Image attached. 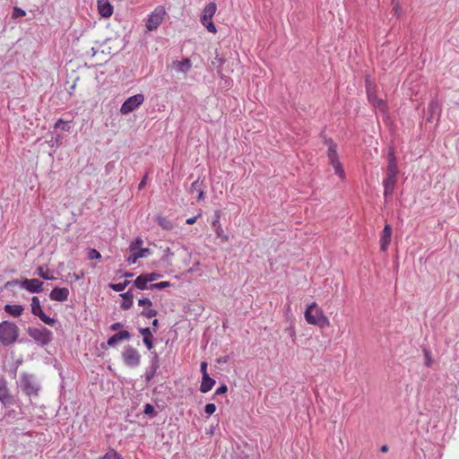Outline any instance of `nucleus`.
<instances>
[{"instance_id":"nucleus-16","label":"nucleus","mask_w":459,"mask_h":459,"mask_svg":"<svg viewBox=\"0 0 459 459\" xmlns=\"http://www.w3.org/2000/svg\"><path fill=\"white\" fill-rule=\"evenodd\" d=\"M69 296V290L67 288H55L51 290L49 298L55 301H65Z\"/></svg>"},{"instance_id":"nucleus-11","label":"nucleus","mask_w":459,"mask_h":459,"mask_svg":"<svg viewBox=\"0 0 459 459\" xmlns=\"http://www.w3.org/2000/svg\"><path fill=\"white\" fill-rule=\"evenodd\" d=\"M388 164L386 167V177H395L398 175V166L396 157L393 149H390L387 155Z\"/></svg>"},{"instance_id":"nucleus-18","label":"nucleus","mask_w":459,"mask_h":459,"mask_svg":"<svg viewBox=\"0 0 459 459\" xmlns=\"http://www.w3.org/2000/svg\"><path fill=\"white\" fill-rule=\"evenodd\" d=\"M397 183V178L395 177H385L383 185H384V195L387 197L392 195L394 190V187Z\"/></svg>"},{"instance_id":"nucleus-23","label":"nucleus","mask_w":459,"mask_h":459,"mask_svg":"<svg viewBox=\"0 0 459 459\" xmlns=\"http://www.w3.org/2000/svg\"><path fill=\"white\" fill-rule=\"evenodd\" d=\"M4 309L7 314H9L10 316H14V317L20 316L24 310L23 307L21 305H9V304L5 305L4 307Z\"/></svg>"},{"instance_id":"nucleus-57","label":"nucleus","mask_w":459,"mask_h":459,"mask_svg":"<svg viewBox=\"0 0 459 459\" xmlns=\"http://www.w3.org/2000/svg\"><path fill=\"white\" fill-rule=\"evenodd\" d=\"M195 271V268H190V269L188 270V273H194Z\"/></svg>"},{"instance_id":"nucleus-29","label":"nucleus","mask_w":459,"mask_h":459,"mask_svg":"<svg viewBox=\"0 0 459 459\" xmlns=\"http://www.w3.org/2000/svg\"><path fill=\"white\" fill-rule=\"evenodd\" d=\"M37 274L45 279V280H54L55 277L52 276V275H49L48 273V268H45L43 266H39L38 269H37Z\"/></svg>"},{"instance_id":"nucleus-10","label":"nucleus","mask_w":459,"mask_h":459,"mask_svg":"<svg viewBox=\"0 0 459 459\" xmlns=\"http://www.w3.org/2000/svg\"><path fill=\"white\" fill-rule=\"evenodd\" d=\"M21 286L31 293H39L43 290V282L38 279H25Z\"/></svg>"},{"instance_id":"nucleus-34","label":"nucleus","mask_w":459,"mask_h":459,"mask_svg":"<svg viewBox=\"0 0 459 459\" xmlns=\"http://www.w3.org/2000/svg\"><path fill=\"white\" fill-rule=\"evenodd\" d=\"M102 459H123V457L114 449H109Z\"/></svg>"},{"instance_id":"nucleus-8","label":"nucleus","mask_w":459,"mask_h":459,"mask_svg":"<svg viewBox=\"0 0 459 459\" xmlns=\"http://www.w3.org/2000/svg\"><path fill=\"white\" fill-rule=\"evenodd\" d=\"M29 334L42 344L48 343L51 339V332L45 327L30 328Z\"/></svg>"},{"instance_id":"nucleus-9","label":"nucleus","mask_w":459,"mask_h":459,"mask_svg":"<svg viewBox=\"0 0 459 459\" xmlns=\"http://www.w3.org/2000/svg\"><path fill=\"white\" fill-rule=\"evenodd\" d=\"M367 93H368V100L370 101V103L376 108H378L380 111L385 113L386 111V105L383 100L377 98L376 91L374 90V87H372L371 85H368L367 86Z\"/></svg>"},{"instance_id":"nucleus-30","label":"nucleus","mask_w":459,"mask_h":459,"mask_svg":"<svg viewBox=\"0 0 459 459\" xmlns=\"http://www.w3.org/2000/svg\"><path fill=\"white\" fill-rule=\"evenodd\" d=\"M143 240L138 237L129 245L128 250L129 252L136 251L137 248H143Z\"/></svg>"},{"instance_id":"nucleus-3","label":"nucleus","mask_w":459,"mask_h":459,"mask_svg":"<svg viewBox=\"0 0 459 459\" xmlns=\"http://www.w3.org/2000/svg\"><path fill=\"white\" fill-rule=\"evenodd\" d=\"M327 144V157L330 164L333 166L334 172L342 180L345 179V171L342 168V163L339 160L337 153V145L333 140L329 139L325 141Z\"/></svg>"},{"instance_id":"nucleus-43","label":"nucleus","mask_w":459,"mask_h":459,"mask_svg":"<svg viewBox=\"0 0 459 459\" xmlns=\"http://www.w3.org/2000/svg\"><path fill=\"white\" fill-rule=\"evenodd\" d=\"M207 366H208V364H207V362H205V361H203V362L201 363V366H200V368H200V370H201V373H202V377H204V376H207V375H208V373H207Z\"/></svg>"},{"instance_id":"nucleus-12","label":"nucleus","mask_w":459,"mask_h":459,"mask_svg":"<svg viewBox=\"0 0 459 459\" xmlns=\"http://www.w3.org/2000/svg\"><path fill=\"white\" fill-rule=\"evenodd\" d=\"M138 305L143 307V310L141 312L142 316L147 318H152L157 316V310L152 308V302L151 301V299L147 298L140 299L138 300Z\"/></svg>"},{"instance_id":"nucleus-33","label":"nucleus","mask_w":459,"mask_h":459,"mask_svg":"<svg viewBox=\"0 0 459 459\" xmlns=\"http://www.w3.org/2000/svg\"><path fill=\"white\" fill-rule=\"evenodd\" d=\"M215 233L217 238H220L222 242H227L229 240V236L224 233V230L221 225L216 227Z\"/></svg>"},{"instance_id":"nucleus-13","label":"nucleus","mask_w":459,"mask_h":459,"mask_svg":"<svg viewBox=\"0 0 459 459\" xmlns=\"http://www.w3.org/2000/svg\"><path fill=\"white\" fill-rule=\"evenodd\" d=\"M151 255V250L146 247L137 248L136 251L129 252L126 262L129 264H134L138 259L148 257Z\"/></svg>"},{"instance_id":"nucleus-58","label":"nucleus","mask_w":459,"mask_h":459,"mask_svg":"<svg viewBox=\"0 0 459 459\" xmlns=\"http://www.w3.org/2000/svg\"><path fill=\"white\" fill-rule=\"evenodd\" d=\"M396 0H392L393 3H394Z\"/></svg>"},{"instance_id":"nucleus-31","label":"nucleus","mask_w":459,"mask_h":459,"mask_svg":"<svg viewBox=\"0 0 459 459\" xmlns=\"http://www.w3.org/2000/svg\"><path fill=\"white\" fill-rule=\"evenodd\" d=\"M173 257H174V253L171 251V249L169 247H167L163 250V255L161 256V260L169 264Z\"/></svg>"},{"instance_id":"nucleus-49","label":"nucleus","mask_w":459,"mask_h":459,"mask_svg":"<svg viewBox=\"0 0 459 459\" xmlns=\"http://www.w3.org/2000/svg\"><path fill=\"white\" fill-rule=\"evenodd\" d=\"M152 411H153V407H152L151 404L147 403V404L145 405V407H144V412H145L146 414H148V413H151V412H152Z\"/></svg>"},{"instance_id":"nucleus-54","label":"nucleus","mask_w":459,"mask_h":459,"mask_svg":"<svg viewBox=\"0 0 459 459\" xmlns=\"http://www.w3.org/2000/svg\"><path fill=\"white\" fill-rule=\"evenodd\" d=\"M387 449H388V448H387V446H383L381 447V451H382V452H386V451H387Z\"/></svg>"},{"instance_id":"nucleus-39","label":"nucleus","mask_w":459,"mask_h":459,"mask_svg":"<svg viewBox=\"0 0 459 459\" xmlns=\"http://www.w3.org/2000/svg\"><path fill=\"white\" fill-rule=\"evenodd\" d=\"M26 13L23 9L20 7H14L13 12V18H19L25 16Z\"/></svg>"},{"instance_id":"nucleus-20","label":"nucleus","mask_w":459,"mask_h":459,"mask_svg":"<svg viewBox=\"0 0 459 459\" xmlns=\"http://www.w3.org/2000/svg\"><path fill=\"white\" fill-rule=\"evenodd\" d=\"M139 331L142 333V335L143 336V342L144 345L146 346V348L149 351H151L153 348V343H152L153 334H152V332L151 331V329L149 327L140 328Z\"/></svg>"},{"instance_id":"nucleus-28","label":"nucleus","mask_w":459,"mask_h":459,"mask_svg":"<svg viewBox=\"0 0 459 459\" xmlns=\"http://www.w3.org/2000/svg\"><path fill=\"white\" fill-rule=\"evenodd\" d=\"M22 389L28 395L37 394L38 391V389L31 383H30L29 380L22 382Z\"/></svg>"},{"instance_id":"nucleus-15","label":"nucleus","mask_w":459,"mask_h":459,"mask_svg":"<svg viewBox=\"0 0 459 459\" xmlns=\"http://www.w3.org/2000/svg\"><path fill=\"white\" fill-rule=\"evenodd\" d=\"M392 228L389 224H386L382 231L380 238V248L382 251H386L391 242Z\"/></svg>"},{"instance_id":"nucleus-40","label":"nucleus","mask_w":459,"mask_h":459,"mask_svg":"<svg viewBox=\"0 0 459 459\" xmlns=\"http://www.w3.org/2000/svg\"><path fill=\"white\" fill-rule=\"evenodd\" d=\"M204 411L208 415H212L216 411V406L214 403H207L205 405Z\"/></svg>"},{"instance_id":"nucleus-2","label":"nucleus","mask_w":459,"mask_h":459,"mask_svg":"<svg viewBox=\"0 0 459 459\" xmlns=\"http://www.w3.org/2000/svg\"><path fill=\"white\" fill-rule=\"evenodd\" d=\"M19 335L18 326L10 321L0 323V342L10 345L16 342Z\"/></svg>"},{"instance_id":"nucleus-47","label":"nucleus","mask_w":459,"mask_h":459,"mask_svg":"<svg viewBox=\"0 0 459 459\" xmlns=\"http://www.w3.org/2000/svg\"><path fill=\"white\" fill-rule=\"evenodd\" d=\"M197 193H198L197 200H198V201L203 200V199L204 198V190L202 189V187H199V189H198V192H197Z\"/></svg>"},{"instance_id":"nucleus-52","label":"nucleus","mask_w":459,"mask_h":459,"mask_svg":"<svg viewBox=\"0 0 459 459\" xmlns=\"http://www.w3.org/2000/svg\"><path fill=\"white\" fill-rule=\"evenodd\" d=\"M152 326H153V331L156 332L157 329H158V325H159V321L158 319H154L152 323Z\"/></svg>"},{"instance_id":"nucleus-56","label":"nucleus","mask_w":459,"mask_h":459,"mask_svg":"<svg viewBox=\"0 0 459 459\" xmlns=\"http://www.w3.org/2000/svg\"><path fill=\"white\" fill-rule=\"evenodd\" d=\"M74 278L75 280H79V279H80V276H78L77 274H75V273H74Z\"/></svg>"},{"instance_id":"nucleus-27","label":"nucleus","mask_w":459,"mask_h":459,"mask_svg":"<svg viewBox=\"0 0 459 459\" xmlns=\"http://www.w3.org/2000/svg\"><path fill=\"white\" fill-rule=\"evenodd\" d=\"M31 312L35 316H39V314H42L43 310L40 306L39 299L36 296L32 297L31 299Z\"/></svg>"},{"instance_id":"nucleus-26","label":"nucleus","mask_w":459,"mask_h":459,"mask_svg":"<svg viewBox=\"0 0 459 459\" xmlns=\"http://www.w3.org/2000/svg\"><path fill=\"white\" fill-rule=\"evenodd\" d=\"M156 221H157L158 225L165 230H170L173 229L172 221L165 216H162V215L157 216Z\"/></svg>"},{"instance_id":"nucleus-22","label":"nucleus","mask_w":459,"mask_h":459,"mask_svg":"<svg viewBox=\"0 0 459 459\" xmlns=\"http://www.w3.org/2000/svg\"><path fill=\"white\" fill-rule=\"evenodd\" d=\"M215 385V380L210 377L209 375L202 377L200 385V392L203 394L208 393Z\"/></svg>"},{"instance_id":"nucleus-50","label":"nucleus","mask_w":459,"mask_h":459,"mask_svg":"<svg viewBox=\"0 0 459 459\" xmlns=\"http://www.w3.org/2000/svg\"><path fill=\"white\" fill-rule=\"evenodd\" d=\"M425 354H426V365L429 367L432 362L430 355H429V351H425Z\"/></svg>"},{"instance_id":"nucleus-38","label":"nucleus","mask_w":459,"mask_h":459,"mask_svg":"<svg viewBox=\"0 0 459 459\" xmlns=\"http://www.w3.org/2000/svg\"><path fill=\"white\" fill-rule=\"evenodd\" d=\"M88 257L89 259L91 260H93V259H100L101 257V255L100 253L96 250L95 248H91L88 252Z\"/></svg>"},{"instance_id":"nucleus-55","label":"nucleus","mask_w":459,"mask_h":459,"mask_svg":"<svg viewBox=\"0 0 459 459\" xmlns=\"http://www.w3.org/2000/svg\"><path fill=\"white\" fill-rule=\"evenodd\" d=\"M132 276H133V273H126V277H132Z\"/></svg>"},{"instance_id":"nucleus-45","label":"nucleus","mask_w":459,"mask_h":459,"mask_svg":"<svg viewBox=\"0 0 459 459\" xmlns=\"http://www.w3.org/2000/svg\"><path fill=\"white\" fill-rule=\"evenodd\" d=\"M215 215H216V218H215V220L212 221V226L216 229V227H217L218 225H221V224L219 223V220H220V217H221L220 212H216V214H215Z\"/></svg>"},{"instance_id":"nucleus-37","label":"nucleus","mask_w":459,"mask_h":459,"mask_svg":"<svg viewBox=\"0 0 459 459\" xmlns=\"http://www.w3.org/2000/svg\"><path fill=\"white\" fill-rule=\"evenodd\" d=\"M54 127H55L56 129H57V128H61L63 131H68V130H69V126H66V122H65V121H64L62 118H59V119L56 122V124H55Z\"/></svg>"},{"instance_id":"nucleus-7","label":"nucleus","mask_w":459,"mask_h":459,"mask_svg":"<svg viewBox=\"0 0 459 459\" xmlns=\"http://www.w3.org/2000/svg\"><path fill=\"white\" fill-rule=\"evenodd\" d=\"M144 101V96L143 94H136L132 97L126 99L120 108V112L123 115H126L134 109H136L139 106L143 104Z\"/></svg>"},{"instance_id":"nucleus-25","label":"nucleus","mask_w":459,"mask_h":459,"mask_svg":"<svg viewBox=\"0 0 459 459\" xmlns=\"http://www.w3.org/2000/svg\"><path fill=\"white\" fill-rule=\"evenodd\" d=\"M121 297L123 299V302L121 304V307L124 310L129 309L133 306L134 295L132 293V290H128V291H126L125 293H122Z\"/></svg>"},{"instance_id":"nucleus-53","label":"nucleus","mask_w":459,"mask_h":459,"mask_svg":"<svg viewBox=\"0 0 459 459\" xmlns=\"http://www.w3.org/2000/svg\"><path fill=\"white\" fill-rule=\"evenodd\" d=\"M145 178H146V177H144V178L140 182L139 186H138L139 189H143L144 187Z\"/></svg>"},{"instance_id":"nucleus-41","label":"nucleus","mask_w":459,"mask_h":459,"mask_svg":"<svg viewBox=\"0 0 459 459\" xmlns=\"http://www.w3.org/2000/svg\"><path fill=\"white\" fill-rule=\"evenodd\" d=\"M145 274H146V277L148 278L147 281H150L151 283L152 281L158 280L160 277V274L157 273H145Z\"/></svg>"},{"instance_id":"nucleus-24","label":"nucleus","mask_w":459,"mask_h":459,"mask_svg":"<svg viewBox=\"0 0 459 459\" xmlns=\"http://www.w3.org/2000/svg\"><path fill=\"white\" fill-rule=\"evenodd\" d=\"M148 278L146 277V274H141L139 275L134 281V286L139 290H149L150 285L148 283H151L150 281H147Z\"/></svg>"},{"instance_id":"nucleus-44","label":"nucleus","mask_w":459,"mask_h":459,"mask_svg":"<svg viewBox=\"0 0 459 459\" xmlns=\"http://www.w3.org/2000/svg\"><path fill=\"white\" fill-rule=\"evenodd\" d=\"M227 391H228L227 385H222L219 388H217L215 394H225Z\"/></svg>"},{"instance_id":"nucleus-48","label":"nucleus","mask_w":459,"mask_h":459,"mask_svg":"<svg viewBox=\"0 0 459 459\" xmlns=\"http://www.w3.org/2000/svg\"><path fill=\"white\" fill-rule=\"evenodd\" d=\"M199 216H200V214H198L197 216H194V217L188 218V219L186 220V222L187 224H190V225H191V224H194V223L196 221V220H197V218H198Z\"/></svg>"},{"instance_id":"nucleus-32","label":"nucleus","mask_w":459,"mask_h":459,"mask_svg":"<svg viewBox=\"0 0 459 459\" xmlns=\"http://www.w3.org/2000/svg\"><path fill=\"white\" fill-rule=\"evenodd\" d=\"M129 283H130V281L126 280L124 282L112 283L109 285V287L113 290L119 292V291H123Z\"/></svg>"},{"instance_id":"nucleus-46","label":"nucleus","mask_w":459,"mask_h":459,"mask_svg":"<svg viewBox=\"0 0 459 459\" xmlns=\"http://www.w3.org/2000/svg\"><path fill=\"white\" fill-rule=\"evenodd\" d=\"M394 13L397 16H399L400 14V4L398 3V0H396L394 3Z\"/></svg>"},{"instance_id":"nucleus-51","label":"nucleus","mask_w":459,"mask_h":459,"mask_svg":"<svg viewBox=\"0 0 459 459\" xmlns=\"http://www.w3.org/2000/svg\"><path fill=\"white\" fill-rule=\"evenodd\" d=\"M120 327H122V324H120V323H115V324L111 325L110 329H111L112 331H117V329H119Z\"/></svg>"},{"instance_id":"nucleus-6","label":"nucleus","mask_w":459,"mask_h":459,"mask_svg":"<svg viewBox=\"0 0 459 459\" xmlns=\"http://www.w3.org/2000/svg\"><path fill=\"white\" fill-rule=\"evenodd\" d=\"M122 358L125 364L131 368L139 366L141 361V355L139 351L132 346H126L122 352Z\"/></svg>"},{"instance_id":"nucleus-14","label":"nucleus","mask_w":459,"mask_h":459,"mask_svg":"<svg viewBox=\"0 0 459 459\" xmlns=\"http://www.w3.org/2000/svg\"><path fill=\"white\" fill-rule=\"evenodd\" d=\"M99 13L104 18H109L113 14L114 8L108 0H97Z\"/></svg>"},{"instance_id":"nucleus-19","label":"nucleus","mask_w":459,"mask_h":459,"mask_svg":"<svg viewBox=\"0 0 459 459\" xmlns=\"http://www.w3.org/2000/svg\"><path fill=\"white\" fill-rule=\"evenodd\" d=\"M12 400L13 398L8 392L5 380L0 377V401L4 404H10L12 403Z\"/></svg>"},{"instance_id":"nucleus-1","label":"nucleus","mask_w":459,"mask_h":459,"mask_svg":"<svg viewBox=\"0 0 459 459\" xmlns=\"http://www.w3.org/2000/svg\"><path fill=\"white\" fill-rule=\"evenodd\" d=\"M304 317L308 325H316L321 329L330 325L329 318L316 302H312L307 307Z\"/></svg>"},{"instance_id":"nucleus-36","label":"nucleus","mask_w":459,"mask_h":459,"mask_svg":"<svg viewBox=\"0 0 459 459\" xmlns=\"http://www.w3.org/2000/svg\"><path fill=\"white\" fill-rule=\"evenodd\" d=\"M41 321H43L45 324L48 325H53L55 324V319L48 316L44 312L42 314H39L38 316Z\"/></svg>"},{"instance_id":"nucleus-5","label":"nucleus","mask_w":459,"mask_h":459,"mask_svg":"<svg viewBox=\"0 0 459 459\" xmlns=\"http://www.w3.org/2000/svg\"><path fill=\"white\" fill-rule=\"evenodd\" d=\"M166 10L163 5L157 6L148 16L145 22V28L147 31H153L157 30L164 21Z\"/></svg>"},{"instance_id":"nucleus-35","label":"nucleus","mask_w":459,"mask_h":459,"mask_svg":"<svg viewBox=\"0 0 459 459\" xmlns=\"http://www.w3.org/2000/svg\"><path fill=\"white\" fill-rule=\"evenodd\" d=\"M169 286H170V282L169 281H160V282H158V283H151L150 284V289L151 290H153V289L161 290V289H165V288L169 287Z\"/></svg>"},{"instance_id":"nucleus-42","label":"nucleus","mask_w":459,"mask_h":459,"mask_svg":"<svg viewBox=\"0 0 459 459\" xmlns=\"http://www.w3.org/2000/svg\"><path fill=\"white\" fill-rule=\"evenodd\" d=\"M199 187H202V183L199 182V180H195L191 185V192H194V191H197L198 192Z\"/></svg>"},{"instance_id":"nucleus-21","label":"nucleus","mask_w":459,"mask_h":459,"mask_svg":"<svg viewBox=\"0 0 459 459\" xmlns=\"http://www.w3.org/2000/svg\"><path fill=\"white\" fill-rule=\"evenodd\" d=\"M129 338H130V333L128 331H126V330L120 331L108 338V344L109 346H114L118 342H120L122 340H127Z\"/></svg>"},{"instance_id":"nucleus-17","label":"nucleus","mask_w":459,"mask_h":459,"mask_svg":"<svg viewBox=\"0 0 459 459\" xmlns=\"http://www.w3.org/2000/svg\"><path fill=\"white\" fill-rule=\"evenodd\" d=\"M191 61L189 58H184L181 61H173L171 64L172 69L178 73L186 74L191 68Z\"/></svg>"},{"instance_id":"nucleus-4","label":"nucleus","mask_w":459,"mask_h":459,"mask_svg":"<svg viewBox=\"0 0 459 459\" xmlns=\"http://www.w3.org/2000/svg\"><path fill=\"white\" fill-rule=\"evenodd\" d=\"M217 11V5L214 2H210L205 5L201 14V23L211 33L215 34L217 32L216 26L212 22V17Z\"/></svg>"}]
</instances>
